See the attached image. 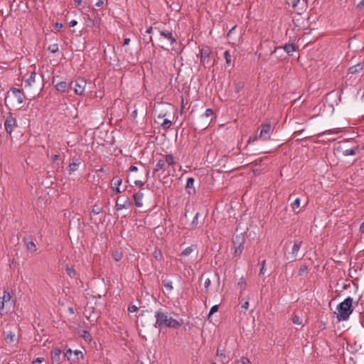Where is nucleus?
<instances>
[{
	"label": "nucleus",
	"mask_w": 364,
	"mask_h": 364,
	"mask_svg": "<svg viewBox=\"0 0 364 364\" xmlns=\"http://www.w3.org/2000/svg\"><path fill=\"white\" fill-rule=\"evenodd\" d=\"M218 311V306L214 305L211 307L209 311V316Z\"/></svg>",
	"instance_id": "47"
},
{
	"label": "nucleus",
	"mask_w": 364,
	"mask_h": 364,
	"mask_svg": "<svg viewBox=\"0 0 364 364\" xmlns=\"http://www.w3.org/2000/svg\"><path fill=\"white\" fill-rule=\"evenodd\" d=\"M360 231L361 232H364V222H363V223H362L360 224Z\"/></svg>",
	"instance_id": "64"
},
{
	"label": "nucleus",
	"mask_w": 364,
	"mask_h": 364,
	"mask_svg": "<svg viewBox=\"0 0 364 364\" xmlns=\"http://www.w3.org/2000/svg\"><path fill=\"white\" fill-rule=\"evenodd\" d=\"M36 75H37V74L34 70L31 72L29 77L24 81V87L25 88H31L36 85Z\"/></svg>",
	"instance_id": "13"
},
{
	"label": "nucleus",
	"mask_w": 364,
	"mask_h": 364,
	"mask_svg": "<svg viewBox=\"0 0 364 364\" xmlns=\"http://www.w3.org/2000/svg\"><path fill=\"white\" fill-rule=\"evenodd\" d=\"M171 124L172 123L169 119H165L161 124V127L164 130H167L171 127Z\"/></svg>",
	"instance_id": "33"
},
{
	"label": "nucleus",
	"mask_w": 364,
	"mask_h": 364,
	"mask_svg": "<svg viewBox=\"0 0 364 364\" xmlns=\"http://www.w3.org/2000/svg\"><path fill=\"white\" fill-rule=\"evenodd\" d=\"M153 28L151 26H149L147 28L146 31V33H151L152 32Z\"/></svg>",
	"instance_id": "63"
},
{
	"label": "nucleus",
	"mask_w": 364,
	"mask_h": 364,
	"mask_svg": "<svg viewBox=\"0 0 364 364\" xmlns=\"http://www.w3.org/2000/svg\"><path fill=\"white\" fill-rule=\"evenodd\" d=\"M217 355L219 356L222 360L225 358V354L224 350H217Z\"/></svg>",
	"instance_id": "42"
},
{
	"label": "nucleus",
	"mask_w": 364,
	"mask_h": 364,
	"mask_svg": "<svg viewBox=\"0 0 364 364\" xmlns=\"http://www.w3.org/2000/svg\"><path fill=\"white\" fill-rule=\"evenodd\" d=\"M4 340L8 344H16L18 341L15 333L12 331H8L6 333Z\"/></svg>",
	"instance_id": "14"
},
{
	"label": "nucleus",
	"mask_w": 364,
	"mask_h": 364,
	"mask_svg": "<svg viewBox=\"0 0 364 364\" xmlns=\"http://www.w3.org/2000/svg\"><path fill=\"white\" fill-rule=\"evenodd\" d=\"M11 295L9 292H7L6 291H4V295L2 296H0V314H4V306L6 303H8L11 301Z\"/></svg>",
	"instance_id": "9"
},
{
	"label": "nucleus",
	"mask_w": 364,
	"mask_h": 364,
	"mask_svg": "<svg viewBox=\"0 0 364 364\" xmlns=\"http://www.w3.org/2000/svg\"><path fill=\"white\" fill-rule=\"evenodd\" d=\"M43 361V358H36L33 361V364H36V363H41Z\"/></svg>",
	"instance_id": "55"
},
{
	"label": "nucleus",
	"mask_w": 364,
	"mask_h": 364,
	"mask_svg": "<svg viewBox=\"0 0 364 364\" xmlns=\"http://www.w3.org/2000/svg\"><path fill=\"white\" fill-rule=\"evenodd\" d=\"M265 264H266V260H263L262 262H261V267H260V271H259V274H264V272H265Z\"/></svg>",
	"instance_id": "48"
},
{
	"label": "nucleus",
	"mask_w": 364,
	"mask_h": 364,
	"mask_svg": "<svg viewBox=\"0 0 364 364\" xmlns=\"http://www.w3.org/2000/svg\"><path fill=\"white\" fill-rule=\"evenodd\" d=\"M200 63L205 67H210L213 64L210 62V55L211 49L208 46L203 47L200 50Z\"/></svg>",
	"instance_id": "4"
},
{
	"label": "nucleus",
	"mask_w": 364,
	"mask_h": 364,
	"mask_svg": "<svg viewBox=\"0 0 364 364\" xmlns=\"http://www.w3.org/2000/svg\"><path fill=\"white\" fill-rule=\"evenodd\" d=\"M301 200L299 198H296L294 201L291 204V208L293 210L298 208L300 206Z\"/></svg>",
	"instance_id": "35"
},
{
	"label": "nucleus",
	"mask_w": 364,
	"mask_h": 364,
	"mask_svg": "<svg viewBox=\"0 0 364 364\" xmlns=\"http://www.w3.org/2000/svg\"><path fill=\"white\" fill-rule=\"evenodd\" d=\"M48 50L52 53H55L58 51V46L57 43L51 44L48 46Z\"/></svg>",
	"instance_id": "34"
},
{
	"label": "nucleus",
	"mask_w": 364,
	"mask_h": 364,
	"mask_svg": "<svg viewBox=\"0 0 364 364\" xmlns=\"http://www.w3.org/2000/svg\"><path fill=\"white\" fill-rule=\"evenodd\" d=\"M61 350L58 348H55L51 352V360L53 364H59L60 360Z\"/></svg>",
	"instance_id": "15"
},
{
	"label": "nucleus",
	"mask_w": 364,
	"mask_h": 364,
	"mask_svg": "<svg viewBox=\"0 0 364 364\" xmlns=\"http://www.w3.org/2000/svg\"><path fill=\"white\" fill-rule=\"evenodd\" d=\"M129 170L131 172H136L138 171V168L135 166H131Z\"/></svg>",
	"instance_id": "60"
},
{
	"label": "nucleus",
	"mask_w": 364,
	"mask_h": 364,
	"mask_svg": "<svg viewBox=\"0 0 364 364\" xmlns=\"http://www.w3.org/2000/svg\"><path fill=\"white\" fill-rule=\"evenodd\" d=\"M163 284L167 291H171L173 289L172 282L170 280H164Z\"/></svg>",
	"instance_id": "32"
},
{
	"label": "nucleus",
	"mask_w": 364,
	"mask_h": 364,
	"mask_svg": "<svg viewBox=\"0 0 364 364\" xmlns=\"http://www.w3.org/2000/svg\"><path fill=\"white\" fill-rule=\"evenodd\" d=\"M210 279L209 278L206 279L204 283L205 288H208V287L210 285Z\"/></svg>",
	"instance_id": "58"
},
{
	"label": "nucleus",
	"mask_w": 364,
	"mask_h": 364,
	"mask_svg": "<svg viewBox=\"0 0 364 364\" xmlns=\"http://www.w3.org/2000/svg\"><path fill=\"white\" fill-rule=\"evenodd\" d=\"M194 178H188L186 181V191L189 194H194L196 193V190L194 188Z\"/></svg>",
	"instance_id": "17"
},
{
	"label": "nucleus",
	"mask_w": 364,
	"mask_h": 364,
	"mask_svg": "<svg viewBox=\"0 0 364 364\" xmlns=\"http://www.w3.org/2000/svg\"><path fill=\"white\" fill-rule=\"evenodd\" d=\"M196 249V245H191L186 247L184 250L181 252L180 254L181 257H186L191 255L195 250Z\"/></svg>",
	"instance_id": "26"
},
{
	"label": "nucleus",
	"mask_w": 364,
	"mask_h": 364,
	"mask_svg": "<svg viewBox=\"0 0 364 364\" xmlns=\"http://www.w3.org/2000/svg\"><path fill=\"white\" fill-rule=\"evenodd\" d=\"M263 159L262 158H259V159H255L252 164L255 165V166H257V165H259L262 161Z\"/></svg>",
	"instance_id": "53"
},
{
	"label": "nucleus",
	"mask_w": 364,
	"mask_h": 364,
	"mask_svg": "<svg viewBox=\"0 0 364 364\" xmlns=\"http://www.w3.org/2000/svg\"><path fill=\"white\" fill-rule=\"evenodd\" d=\"M122 180L119 177H118V176L113 177V178L112 180V183L114 185V186L112 187V190L114 192H115L117 193H121L119 186L122 184Z\"/></svg>",
	"instance_id": "19"
},
{
	"label": "nucleus",
	"mask_w": 364,
	"mask_h": 364,
	"mask_svg": "<svg viewBox=\"0 0 364 364\" xmlns=\"http://www.w3.org/2000/svg\"><path fill=\"white\" fill-rule=\"evenodd\" d=\"M65 271L70 277L74 278L76 276V272L73 267H70L68 264L65 267Z\"/></svg>",
	"instance_id": "28"
},
{
	"label": "nucleus",
	"mask_w": 364,
	"mask_h": 364,
	"mask_svg": "<svg viewBox=\"0 0 364 364\" xmlns=\"http://www.w3.org/2000/svg\"><path fill=\"white\" fill-rule=\"evenodd\" d=\"M307 269H308V267L306 265H305V264L301 265L299 270V275H301L303 273L306 272L307 271Z\"/></svg>",
	"instance_id": "46"
},
{
	"label": "nucleus",
	"mask_w": 364,
	"mask_h": 364,
	"mask_svg": "<svg viewBox=\"0 0 364 364\" xmlns=\"http://www.w3.org/2000/svg\"><path fill=\"white\" fill-rule=\"evenodd\" d=\"M130 42V38H126L124 39L123 46H127Z\"/></svg>",
	"instance_id": "61"
},
{
	"label": "nucleus",
	"mask_w": 364,
	"mask_h": 364,
	"mask_svg": "<svg viewBox=\"0 0 364 364\" xmlns=\"http://www.w3.org/2000/svg\"><path fill=\"white\" fill-rule=\"evenodd\" d=\"M77 24V21L75 20H72L69 22V26L70 27H74Z\"/></svg>",
	"instance_id": "59"
},
{
	"label": "nucleus",
	"mask_w": 364,
	"mask_h": 364,
	"mask_svg": "<svg viewBox=\"0 0 364 364\" xmlns=\"http://www.w3.org/2000/svg\"><path fill=\"white\" fill-rule=\"evenodd\" d=\"M70 85H73V90L76 95H81L83 94L85 86L87 85L86 80L82 77H77L72 81Z\"/></svg>",
	"instance_id": "3"
},
{
	"label": "nucleus",
	"mask_w": 364,
	"mask_h": 364,
	"mask_svg": "<svg viewBox=\"0 0 364 364\" xmlns=\"http://www.w3.org/2000/svg\"><path fill=\"white\" fill-rule=\"evenodd\" d=\"M104 4V1L103 0H98L96 3H95V6L97 7H101Z\"/></svg>",
	"instance_id": "57"
},
{
	"label": "nucleus",
	"mask_w": 364,
	"mask_h": 364,
	"mask_svg": "<svg viewBox=\"0 0 364 364\" xmlns=\"http://www.w3.org/2000/svg\"><path fill=\"white\" fill-rule=\"evenodd\" d=\"M273 132V128L269 123L262 124L259 134V139L268 141L270 139L271 134Z\"/></svg>",
	"instance_id": "5"
},
{
	"label": "nucleus",
	"mask_w": 364,
	"mask_h": 364,
	"mask_svg": "<svg viewBox=\"0 0 364 364\" xmlns=\"http://www.w3.org/2000/svg\"><path fill=\"white\" fill-rule=\"evenodd\" d=\"M159 33L161 36L164 37L165 39L168 40L170 43V45H173L176 43V38L173 36L171 31L168 30H159Z\"/></svg>",
	"instance_id": "10"
},
{
	"label": "nucleus",
	"mask_w": 364,
	"mask_h": 364,
	"mask_svg": "<svg viewBox=\"0 0 364 364\" xmlns=\"http://www.w3.org/2000/svg\"><path fill=\"white\" fill-rule=\"evenodd\" d=\"M101 212H102V208L100 206H98L97 205H93L92 209V213H93L95 215H98Z\"/></svg>",
	"instance_id": "39"
},
{
	"label": "nucleus",
	"mask_w": 364,
	"mask_h": 364,
	"mask_svg": "<svg viewBox=\"0 0 364 364\" xmlns=\"http://www.w3.org/2000/svg\"><path fill=\"white\" fill-rule=\"evenodd\" d=\"M224 58L225 59V63L229 65L231 62V55L228 50L224 52Z\"/></svg>",
	"instance_id": "37"
},
{
	"label": "nucleus",
	"mask_w": 364,
	"mask_h": 364,
	"mask_svg": "<svg viewBox=\"0 0 364 364\" xmlns=\"http://www.w3.org/2000/svg\"><path fill=\"white\" fill-rule=\"evenodd\" d=\"M81 164L80 159H75L72 163L69 164L68 166V173L70 175L73 172L76 171Z\"/></svg>",
	"instance_id": "23"
},
{
	"label": "nucleus",
	"mask_w": 364,
	"mask_h": 364,
	"mask_svg": "<svg viewBox=\"0 0 364 364\" xmlns=\"http://www.w3.org/2000/svg\"><path fill=\"white\" fill-rule=\"evenodd\" d=\"M338 149L342 152V154L345 156H353L356 154V151L358 150V147L355 146L354 148L343 149L341 146H339Z\"/></svg>",
	"instance_id": "22"
},
{
	"label": "nucleus",
	"mask_w": 364,
	"mask_h": 364,
	"mask_svg": "<svg viewBox=\"0 0 364 364\" xmlns=\"http://www.w3.org/2000/svg\"><path fill=\"white\" fill-rule=\"evenodd\" d=\"M132 204L130 201L129 198L126 197L124 198H117L116 201L115 208L117 210H120L122 209H129L132 207Z\"/></svg>",
	"instance_id": "8"
},
{
	"label": "nucleus",
	"mask_w": 364,
	"mask_h": 364,
	"mask_svg": "<svg viewBox=\"0 0 364 364\" xmlns=\"http://www.w3.org/2000/svg\"><path fill=\"white\" fill-rule=\"evenodd\" d=\"M301 240H296L294 242V245L291 248V252H290L291 261H294L296 259V255L301 248Z\"/></svg>",
	"instance_id": "11"
},
{
	"label": "nucleus",
	"mask_w": 364,
	"mask_h": 364,
	"mask_svg": "<svg viewBox=\"0 0 364 364\" xmlns=\"http://www.w3.org/2000/svg\"><path fill=\"white\" fill-rule=\"evenodd\" d=\"M27 248L28 250H30L31 252H35L36 250V245L33 241L28 242Z\"/></svg>",
	"instance_id": "38"
},
{
	"label": "nucleus",
	"mask_w": 364,
	"mask_h": 364,
	"mask_svg": "<svg viewBox=\"0 0 364 364\" xmlns=\"http://www.w3.org/2000/svg\"><path fill=\"white\" fill-rule=\"evenodd\" d=\"M259 138V136H250L247 141V143H251V142H254L255 141H257Z\"/></svg>",
	"instance_id": "51"
},
{
	"label": "nucleus",
	"mask_w": 364,
	"mask_h": 364,
	"mask_svg": "<svg viewBox=\"0 0 364 364\" xmlns=\"http://www.w3.org/2000/svg\"><path fill=\"white\" fill-rule=\"evenodd\" d=\"M199 215H200L199 213H196V215H194V217L191 223V230H195L197 228L198 223H198Z\"/></svg>",
	"instance_id": "27"
},
{
	"label": "nucleus",
	"mask_w": 364,
	"mask_h": 364,
	"mask_svg": "<svg viewBox=\"0 0 364 364\" xmlns=\"http://www.w3.org/2000/svg\"><path fill=\"white\" fill-rule=\"evenodd\" d=\"M241 364H252L250 360L246 357H242L240 360Z\"/></svg>",
	"instance_id": "45"
},
{
	"label": "nucleus",
	"mask_w": 364,
	"mask_h": 364,
	"mask_svg": "<svg viewBox=\"0 0 364 364\" xmlns=\"http://www.w3.org/2000/svg\"><path fill=\"white\" fill-rule=\"evenodd\" d=\"M357 8L361 11L364 8V0H362L358 5H357Z\"/></svg>",
	"instance_id": "54"
},
{
	"label": "nucleus",
	"mask_w": 364,
	"mask_h": 364,
	"mask_svg": "<svg viewBox=\"0 0 364 364\" xmlns=\"http://www.w3.org/2000/svg\"><path fill=\"white\" fill-rule=\"evenodd\" d=\"M166 168H167V166L164 161V159L163 158L160 159L158 160V161L153 170V173H156L159 172V171H164L166 169Z\"/></svg>",
	"instance_id": "18"
},
{
	"label": "nucleus",
	"mask_w": 364,
	"mask_h": 364,
	"mask_svg": "<svg viewBox=\"0 0 364 364\" xmlns=\"http://www.w3.org/2000/svg\"><path fill=\"white\" fill-rule=\"evenodd\" d=\"M137 310H138L137 306L134 304H131L128 306V311L130 313L136 312V311H137Z\"/></svg>",
	"instance_id": "43"
},
{
	"label": "nucleus",
	"mask_w": 364,
	"mask_h": 364,
	"mask_svg": "<svg viewBox=\"0 0 364 364\" xmlns=\"http://www.w3.org/2000/svg\"><path fill=\"white\" fill-rule=\"evenodd\" d=\"M353 299L348 296L337 306L336 318L338 321H347L349 318L353 311Z\"/></svg>",
	"instance_id": "1"
},
{
	"label": "nucleus",
	"mask_w": 364,
	"mask_h": 364,
	"mask_svg": "<svg viewBox=\"0 0 364 364\" xmlns=\"http://www.w3.org/2000/svg\"><path fill=\"white\" fill-rule=\"evenodd\" d=\"M51 159H52V161L53 163L54 164V166L56 168H59V164H57V161H59L60 160V156L58 154H54L51 157Z\"/></svg>",
	"instance_id": "31"
},
{
	"label": "nucleus",
	"mask_w": 364,
	"mask_h": 364,
	"mask_svg": "<svg viewBox=\"0 0 364 364\" xmlns=\"http://www.w3.org/2000/svg\"><path fill=\"white\" fill-rule=\"evenodd\" d=\"M241 307L244 309H247L248 307H249V300L247 299L245 301H244L242 304V306Z\"/></svg>",
	"instance_id": "52"
},
{
	"label": "nucleus",
	"mask_w": 364,
	"mask_h": 364,
	"mask_svg": "<svg viewBox=\"0 0 364 364\" xmlns=\"http://www.w3.org/2000/svg\"><path fill=\"white\" fill-rule=\"evenodd\" d=\"M52 83L54 85L55 88L60 92H65L69 87L68 84L65 81H61L55 83V77L52 79Z\"/></svg>",
	"instance_id": "12"
},
{
	"label": "nucleus",
	"mask_w": 364,
	"mask_h": 364,
	"mask_svg": "<svg viewBox=\"0 0 364 364\" xmlns=\"http://www.w3.org/2000/svg\"><path fill=\"white\" fill-rule=\"evenodd\" d=\"M11 92L14 95V97L16 98L17 102L19 104H22L24 101V97L23 95L21 94V90L18 88L12 87L11 89Z\"/></svg>",
	"instance_id": "21"
},
{
	"label": "nucleus",
	"mask_w": 364,
	"mask_h": 364,
	"mask_svg": "<svg viewBox=\"0 0 364 364\" xmlns=\"http://www.w3.org/2000/svg\"><path fill=\"white\" fill-rule=\"evenodd\" d=\"M291 321H292L293 323H294V324L301 325L302 323V320L296 314L293 315Z\"/></svg>",
	"instance_id": "36"
},
{
	"label": "nucleus",
	"mask_w": 364,
	"mask_h": 364,
	"mask_svg": "<svg viewBox=\"0 0 364 364\" xmlns=\"http://www.w3.org/2000/svg\"><path fill=\"white\" fill-rule=\"evenodd\" d=\"M291 6L294 11L299 14H302L307 8V2L306 0H291Z\"/></svg>",
	"instance_id": "6"
},
{
	"label": "nucleus",
	"mask_w": 364,
	"mask_h": 364,
	"mask_svg": "<svg viewBox=\"0 0 364 364\" xmlns=\"http://www.w3.org/2000/svg\"><path fill=\"white\" fill-rule=\"evenodd\" d=\"M163 159H164L167 167L169 166H173L176 164L172 154H166L164 156Z\"/></svg>",
	"instance_id": "24"
},
{
	"label": "nucleus",
	"mask_w": 364,
	"mask_h": 364,
	"mask_svg": "<svg viewBox=\"0 0 364 364\" xmlns=\"http://www.w3.org/2000/svg\"><path fill=\"white\" fill-rule=\"evenodd\" d=\"M153 255L154 258L158 261H161L162 259L163 255L161 251L159 249H156L154 250V252H153Z\"/></svg>",
	"instance_id": "30"
},
{
	"label": "nucleus",
	"mask_w": 364,
	"mask_h": 364,
	"mask_svg": "<svg viewBox=\"0 0 364 364\" xmlns=\"http://www.w3.org/2000/svg\"><path fill=\"white\" fill-rule=\"evenodd\" d=\"M137 116V110L136 109H134L132 112V117L133 118H136Z\"/></svg>",
	"instance_id": "62"
},
{
	"label": "nucleus",
	"mask_w": 364,
	"mask_h": 364,
	"mask_svg": "<svg viewBox=\"0 0 364 364\" xmlns=\"http://www.w3.org/2000/svg\"><path fill=\"white\" fill-rule=\"evenodd\" d=\"M239 286H240L241 287H245V284H246V282H245V280L244 278H240L239 282H238V284H237Z\"/></svg>",
	"instance_id": "49"
},
{
	"label": "nucleus",
	"mask_w": 364,
	"mask_h": 364,
	"mask_svg": "<svg viewBox=\"0 0 364 364\" xmlns=\"http://www.w3.org/2000/svg\"><path fill=\"white\" fill-rule=\"evenodd\" d=\"M17 127V122L16 118L13 117L11 113H9V115L6 117L5 122H4V128L6 132L9 134H11L12 132L14 131V129Z\"/></svg>",
	"instance_id": "7"
},
{
	"label": "nucleus",
	"mask_w": 364,
	"mask_h": 364,
	"mask_svg": "<svg viewBox=\"0 0 364 364\" xmlns=\"http://www.w3.org/2000/svg\"><path fill=\"white\" fill-rule=\"evenodd\" d=\"M235 246L234 255L235 257H240L242 254L244 246L242 242H239L238 245H236V242H233Z\"/></svg>",
	"instance_id": "25"
},
{
	"label": "nucleus",
	"mask_w": 364,
	"mask_h": 364,
	"mask_svg": "<svg viewBox=\"0 0 364 364\" xmlns=\"http://www.w3.org/2000/svg\"><path fill=\"white\" fill-rule=\"evenodd\" d=\"M214 114L213 110L210 108H208L205 110L202 117H209Z\"/></svg>",
	"instance_id": "41"
},
{
	"label": "nucleus",
	"mask_w": 364,
	"mask_h": 364,
	"mask_svg": "<svg viewBox=\"0 0 364 364\" xmlns=\"http://www.w3.org/2000/svg\"><path fill=\"white\" fill-rule=\"evenodd\" d=\"M364 69V63H358V64L349 68L348 73L356 74L360 73Z\"/></svg>",
	"instance_id": "20"
},
{
	"label": "nucleus",
	"mask_w": 364,
	"mask_h": 364,
	"mask_svg": "<svg viewBox=\"0 0 364 364\" xmlns=\"http://www.w3.org/2000/svg\"><path fill=\"white\" fill-rule=\"evenodd\" d=\"M156 324L159 328L168 327L177 328L181 326V323L172 317L168 316V314L162 311H156L155 313Z\"/></svg>",
	"instance_id": "2"
},
{
	"label": "nucleus",
	"mask_w": 364,
	"mask_h": 364,
	"mask_svg": "<svg viewBox=\"0 0 364 364\" xmlns=\"http://www.w3.org/2000/svg\"><path fill=\"white\" fill-rule=\"evenodd\" d=\"M244 87V85L242 82H239L236 85V92H239L242 89V87Z\"/></svg>",
	"instance_id": "50"
},
{
	"label": "nucleus",
	"mask_w": 364,
	"mask_h": 364,
	"mask_svg": "<svg viewBox=\"0 0 364 364\" xmlns=\"http://www.w3.org/2000/svg\"><path fill=\"white\" fill-rule=\"evenodd\" d=\"M75 358H72L73 360H75V359L78 360L79 355H80L81 358L83 359V354L80 350H76L73 352Z\"/></svg>",
	"instance_id": "40"
},
{
	"label": "nucleus",
	"mask_w": 364,
	"mask_h": 364,
	"mask_svg": "<svg viewBox=\"0 0 364 364\" xmlns=\"http://www.w3.org/2000/svg\"><path fill=\"white\" fill-rule=\"evenodd\" d=\"M143 198L144 193L141 191H139L133 196L134 204L137 208H141L143 206Z\"/></svg>",
	"instance_id": "16"
},
{
	"label": "nucleus",
	"mask_w": 364,
	"mask_h": 364,
	"mask_svg": "<svg viewBox=\"0 0 364 364\" xmlns=\"http://www.w3.org/2000/svg\"><path fill=\"white\" fill-rule=\"evenodd\" d=\"M283 48L289 54L295 51V46L293 44H286Z\"/></svg>",
	"instance_id": "29"
},
{
	"label": "nucleus",
	"mask_w": 364,
	"mask_h": 364,
	"mask_svg": "<svg viewBox=\"0 0 364 364\" xmlns=\"http://www.w3.org/2000/svg\"><path fill=\"white\" fill-rule=\"evenodd\" d=\"M134 184L139 187H142L144 185V182H142L141 181H139V180L135 181Z\"/></svg>",
	"instance_id": "56"
},
{
	"label": "nucleus",
	"mask_w": 364,
	"mask_h": 364,
	"mask_svg": "<svg viewBox=\"0 0 364 364\" xmlns=\"http://www.w3.org/2000/svg\"><path fill=\"white\" fill-rule=\"evenodd\" d=\"M72 354L73 351L70 348H69L66 350L64 355L68 358V360H72Z\"/></svg>",
	"instance_id": "44"
}]
</instances>
